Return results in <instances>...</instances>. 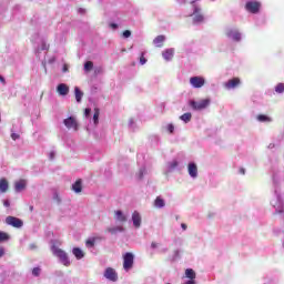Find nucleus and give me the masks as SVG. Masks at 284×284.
<instances>
[{
	"label": "nucleus",
	"mask_w": 284,
	"mask_h": 284,
	"mask_svg": "<svg viewBox=\"0 0 284 284\" xmlns=\"http://www.w3.org/2000/svg\"><path fill=\"white\" fill-rule=\"evenodd\" d=\"M87 246L88 247H94V240H88L87 241Z\"/></svg>",
	"instance_id": "obj_35"
},
{
	"label": "nucleus",
	"mask_w": 284,
	"mask_h": 284,
	"mask_svg": "<svg viewBox=\"0 0 284 284\" xmlns=\"http://www.w3.org/2000/svg\"><path fill=\"white\" fill-rule=\"evenodd\" d=\"M241 85V79L240 78H233L224 83V88L226 90H234V88H239Z\"/></svg>",
	"instance_id": "obj_10"
},
{
	"label": "nucleus",
	"mask_w": 284,
	"mask_h": 284,
	"mask_svg": "<svg viewBox=\"0 0 284 284\" xmlns=\"http://www.w3.org/2000/svg\"><path fill=\"white\" fill-rule=\"evenodd\" d=\"M165 42V36H158L154 40L153 43L156 48H163V43Z\"/></svg>",
	"instance_id": "obj_18"
},
{
	"label": "nucleus",
	"mask_w": 284,
	"mask_h": 284,
	"mask_svg": "<svg viewBox=\"0 0 284 284\" xmlns=\"http://www.w3.org/2000/svg\"><path fill=\"white\" fill-rule=\"evenodd\" d=\"M99 114H100L99 109H94L93 121H94L95 125H97V123H99Z\"/></svg>",
	"instance_id": "obj_31"
},
{
	"label": "nucleus",
	"mask_w": 284,
	"mask_h": 284,
	"mask_svg": "<svg viewBox=\"0 0 284 284\" xmlns=\"http://www.w3.org/2000/svg\"><path fill=\"white\" fill-rule=\"evenodd\" d=\"M52 252L65 267H70V257H68V253H65V251L59 247H53Z\"/></svg>",
	"instance_id": "obj_1"
},
{
	"label": "nucleus",
	"mask_w": 284,
	"mask_h": 284,
	"mask_svg": "<svg viewBox=\"0 0 284 284\" xmlns=\"http://www.w3.org/2000/svg\"><path fill=\"white\" fill-rule=\"evenodd\" d=\"M94 68V62L93 61H87L84 63V70L85 72H91V70Z\"/></svg>",
	"instance_id": "obj_29"
},
{
	"label": "nucleus",
	"mask_w": 284,
	"mask_h": 284,
	"mask_svg": "<svg viewBox=\"0 0 284 284\" xmlns=\"http://www.w3.org/2000/svg\"><path fill=\"white\" fill-rule=\"evenodd\" d=\"M63 72H68V65L67 64L63 65Z\"/></svg>",
	"instance_id": "obj_47"
},
{
	"label": "nucleus",
	"mask_w": 284,
	"mask_h": 284,
	"mask_svg": "<svg viewBox=\"0 0 284 284\" xmlns=\"http://www.w3.org/2000/svg\"><path fill=\"white\" fill-rule=\"evenodd\" d=\"M187 170L192 179H196L199 176V168L196 166L195 163H189Z\"/></svg>",
	"instance_id": "obj_12"
},
{
	"label": "nucleus",
	"mask_w": 284,
	"mask_h": 284,
	"mask_svg": "<svg viewBox=\"0 0 284 284\" xmlns=\"http://www.w3.org/2000/svg\"><path fill=\"white\" fill-rule=\"evenodd\" d=\"M179 165V162H173L172 164H171V168H176Z\"/></svg>",
	"instance_id": "obj_46"
},
{
	"label": "nucleus",
	"mask_w": 284,
	"mask_h": 284,
	"mask_svg": "<svg viewBox=\"0 0 284 284\" xmlns=\"http://www.w3.org/2000/svg\"><path fill=\"white\" fill-rule=\"evenodd\" d=\"M225 36L229 39H233V41H241V32H239L236 29L227 28L225 30Z\"/></svg>",
	"instance_id": "obj_8"
},
{
	"label": "nucleus",
	"mask_w": 284,
	"mask_h": 284,
	"mask_svg": "<svg viewBox=\"0 0 284 284\" xmlns=\"http://www.w3.org/2000/svg\"><path fill=\"white\" fill-rule=\"evenodd\" d=\"M110 28H112V30H116V28H119V24H116V23H110Z\"/></svg>",
	"instance_id": "obj_41"
},
{
	"label": "nucleus",
	"mask_w": 284,
	"mask_h": 284,
	"mask_svg": "<svg viewBox=\"0 0 284 284\" xmlns=\"http://www.w3.org/2000/svg\"><path fill=\"white\" fill-rule=\"evenodd\" d=\"M110 234H116V232H123V226H115L106 229Z\"/></svg>",
	"instance_id": "obj_27"
},
{
	"label": "nucleus",
	"mask_w": 284,
	"mask_h": 284,
	"mask_svg": "<svg viewBox=\"0 0 284 284\" xmlns=\"http://www.w3.org/2000/svg\"><path fill=\"white\" fill-rule=\"evenodd\" d=\"M207 105H210V99H204L197 102L194 100L190 101V106L192 110H205Z\"/></svg>",
	"instance_id": "obj_3"
},
{
	"label": "nucleus",
	"mask_w": 284,
	"mask_h": 284,
	"mask_svg": "<svg viewBox=\"0 0 284 284\" xmlns=\"http://www.w3.org/2000/svg\"><path fill=\"white\" fill-rule=\"evenodd\" d=\"M185 277L189 278L190 281H195L196 280V272L192 268H186L185 270Z\"/></svg>",
	"instance_id": "obj_21"
},
{
	"label": "nucleus",
	"mask_w": 284,
	"mask_h": 284,
	"mask_svg": "<svg viewBox=\"0 0 284 284\" xmlns=\"http://www.w3.org/2000/svg\"><path fill=\"white\" fill-rule=\"evenodd\" d=\"M168 131L170 132V134L174 133V125L173 124H169L168 125Z\"/></svg>",
	"instance_id": "obj_36"
},
{
	"label": "nucleus",
	"mask_w": 284,
	"mask_h": 284,
	"mask_svg": "<svg viewBox=\"0 0 284 284\" xmlns=\"http://www.w3.org/2000/svg\"><path fill=\"white\" fill-rule=\"evenodd\" d=\"M181 121H184V123H190L192 121V113H184L180 116Z\"/></svg>",
	"instance_id": "obj_25"
},
{
	"label": "nucleus",
	"mask_w": 284,
	"mask_h": 284,
	"mask_svg": "<svg viewBox=\"0 0 284 284\" xmlns=\"http://www.w3.org/2000/svg\"><path fill=\"white\" fill-rule=\"evenodd\" d=\"M151 247L152 250H156V247H159V244L156 242H152Z\"/></svg>",
	"instance_id": "obj_40"
},
{
	"label": "nucleus",
	"mask_w": 284,
	"mask_h": 284,
	"mask_svg": "<svg viewBox=\"0 0 284 284\" xmlns=\"http://www.w3.org/2000/svg\"><path fill=\"white\" fill-rule=\"evenodd\" d=\"M193 17L195 23L203 22V14H201V9L199 7L194 8Z\"/></svg>",
	"instance_id": "obj_13"
},
{
	"label": "nucleus",
	"mask_w": 284,
	"mask_h": 284,
	"mask_svg": "<svg viewBox=\"0 0 284 284\" xmlns=\"http://www.w3.org/2000/svg\"><path fill=\"white\" fill-rule=\"evenodd\" d=\"M245 10H247V12H251L252 14H257V12H260L261 10V4L256 1H248L245 4Z\"/></svg>",
	"instance_id": "obj_6"
},
{
	"label": "nucleus",
	"mask_w": 284,
	"mask_h": 284,
	"mask_svg": "<svg viewBox=\"0 0 284 284\" xmlns=\"http://www.w3.org/2000/svg\"><path fill=\"white\" fill-rule=\"evenodd\" d=\"M3 205H4V207H10V201H8V200L4 201V202H3Z\"/></svg>",
	"instance_id": "obj_42"
},
{
	"label": "nucleus",
	"mask_w": 284,
	"mask_h": 284,
	"mask_svg": "<svg viewBox=\"0 0 284 284\" xmlns=\"http://www.w3.org/2000/svg\"><path fill=\"white\" fill-rule=\"evenodd\" d=\"M257 121H260V123H270V122H272V118H270L265 114H260V115H257Z\"/></svg>",
	"instance_id": "obj_23"
},
{
	"label": "nucleus",
	"mask_w": 284,
	"mask_h": 284,
	"mask_svg": "<svg viewBox=\"0 0 284 284\" xmlns=\"http://www.w3.org/2000/svg\"><path fill=\"white\" fill-rule=\"evenodd\" d=\"M3 254H6V250H3V247H0V258L1 256H3Z\"/></svg>",
	"instance_id": "obj_43"
},
{
	"label": "nucleus",
	"mask_w": 284,
	"mask_h": 284,
	"mask_svg": "<svg viewBox=\"0 0 284 284\" xmlns=\"http://www.w3.org/2000/svg\"><path fill=\"white\" fill-rule=\"evenodd\" d=\"M6 223L7 225H11V227H17V229L23 227V221L19 217H14L11 215L6 217Z\"/></svg>",
	"instance_id": "obj_5"
},
{
	"label": "nucleus",
	"mask_w": 284,
	"mask_h": 284,
	"mask_svg": "<svg viewBox=\"0 0 284 284\" xmlns=\"http://www.w3.org/2000/svg\"><path fill=\"white\" fill-rule=\"evenodd\" d=\"M123 39H130L132 37V31L125 30L122 32Z\"/></svg>",
	"instance_id": "obj_32"
},
{
	"label": "nucleus",
	"mask_w": 284,
	"mask_h": 284,
	"mask_svg": "<svg viewBox=\"0 0 284 284\" xmlns=\"http://www.w3.org/2000/svg\"><path fill=\"white\" fill-rule=\"evenodd\" d=\"M181 227H182V230H187V224L182 223V224H181Z\"/></svg>",
	"instance_id": "obj_44"
},
{
	"label": "nucleus",
	"mask_w": 284,
	"mask_h": 284,
	"mask_svg": "<svg viewBox=\"0 0 284 284\" xmlns=\"http://www.w3.org/2000/svg\"><path fill=\"white\" fill-rule=\"evenodd\" d=\"M0 82L6 84V79L2 75H0Z\"/></svg>",
	"instance_id": "obj_45"
},
{
	"label": "nucleus",
	"mask_w": 284,
	"mask_h": 284,
	"mask_svg": "<svg viewBox=\"0 0 284 284\" xmlns=\"http://www.w3.org/2000/svg\"><path fill=\"white\" fill-rule=\"evenodd\" d=\"M74 94H75V101L78 103H81V99H83V93H82L81 89H79V87L74 88Z\"/></svg>",
	"instance_id": "obj_22"
},
{
	"label": "nucleus",
	"mask_w": 284,
	"mask_h": 284,
	"mask_svg": "<svg viewBox=\"0 0 284 284\" xmlns=\"http://www.w3.org/2000/svg\"><path fill=\"white\" fill-rule=\"evenodd\" d=\"M72 190L77 194H79V193H81L83 191V184H82L81 180H77L75 181V183L72 185Z\"/></svg>",
	"instance_id": "obj_19"
},
{
	"label": "nucleus",
	"mask_w": 284,
	"mask_h": 284,
	"mask_svg": "<svg viewBox=\"0 0 284 284\" xmlns=\"http://www.w3.org/2000/svg\"><path fill=\"white\" fill-rule=\"evenodd\" d=\"M154 205L155 207H165V201H163V199L161 197H156L155 201H154Z\"/></svg>",
	"instance_id": "obj_26"
},
{
	"label": "nucleus",
	"mask_w": 284,
	"mask_h": 284,
	"mask_svg": "<svg viewBox=\"0 0 284 284\" xmlns=\"http://www.w3.org/2000/svg\"><path fill=\"white\" fill-rule=\"evenodd\" d=\"M275 92H277V94H283V92H284V83H278L275 87Z\"/></svg>",
	"instance_id": "obj_30"
},
{
	"label": "nucleus",
	"mask_w": 284,
	"mask_h": 284,
	"mask_svg": "<svg viewBox=\"0 0 284 284\" xmlns=\"http://www.w3.org/2000/svg\"><path fill=\"white\" fill-rule=\"evenodd\" d=\"M114 214L115 221H119L120 223H125V221H128V217L123 214V211L118 210L114 212Z\"/></svg>",
	"instance_id": "obj_14"
},
{
	"label": "nucleus",
	"mask_w": 284,
	"mask_h": 284,
	"mask_svg": "<svg viewBox=\"0 0 284 284\" xmlns=\"http://www.w3.org/2000/svg\"><path fill=\"white\" fill-rule=\"evenodd\" d=\"M163 59L165 61H172L174 59V49H168L162 53Z\"/></svg>",
	"instance_id": "obj_16"
},
{
	"label": "nucleus",
	"mask_w": 284,
	"mask_h": 284,
	"mask_svg": "<svg viewBox=\"0 0 284 284\" xmlns=\"http://www.w3.org/2000/svg\"><path fill=\"white\" fill-rule=\"evenodd\" d=\"M21 190H26V181L23 180L16 182V192H21Z\"/></svg>",
	"instance_id": "obj_24"
},
{
	"label": "nucleus",
	"mask_w": 284,
	"mask_h": 284,
	"mask_svg": "<svg viewBox=\"0 0 284 284\" xmlns=\"http://www.w3.org/2000/svg\"><path fill=\"white\" fill-rule=\"evenodd\" d=\"M104 276L108 278V281H112V283H116V281H119V274L112 267H108L104 271Z\"/></svg>",
	"instance_id": "obj_7"
},
{
	"label": "nucleus",
	"mask_w": 284,
	"mask_h": 284,
	"mask_svg": "<svg viewBox=\"0 0 284 284\" xmlns=\"http://www.w3.org/2000/svg\"><path fill=\"white\" fill-rule=\"evenodd\" d=\"M8 187H9L8 180H6V178L0 179V192L2 194H6V192H8Z\"/></svg>",
	"instance_id": "obj_17"
},
{
	"label": "nucleus",
	"mask_w": 284,
	"mask_h": 284,
	"mask_svg": "<svg viewBox=\"0 0 284 284\" xmlns=\"http://www.w3.org/2000/svg\"><path fill=\"white\" fill-rule=\"evenodd\" d=\"M140 63L141 65H145V63H148V60L145 59V57L143 55V53L140 57Z\"/></svg>",
	"instance_id": "obj_34"
},
{
	"label": "nucleus",
	"mask_w": 284,
	"mask_h": 284,
	"mask_svg": "<svg viewBox=\"0 0 284 284\" xmlns=\"http://www.w3.org/2000/svg\"><path fill=\"white\" fill-rule=\"evenodd\" d=\"M240 172H241L242 174H245V169H240Z\"/></svg>",
	"instance_id": "obj_49"
},
{
	"label": "nucleus",
	"mask_w": 284,
	"mask_h": 284,
	"mask_svg": "<svg viewBox=\"0 0 284 284\" xmlns=\"http://www.w3.org/2000/svg\"><path fill=\"white\" fill-rule=\"evenodd\" d=\"M132 221H133L134 227H141V214H139V212L136 211L133 212Z\"/></svg>",
	"instance_id": "obj_15"
},
{
	"label": "nucleus",
	"mask_w": 284,
	"mask_h": 284,
	"mask_svg": "<svg viewBox=\"0 0 284 284\" xmlns=\"http://www.w3.org/2000/svg\"><path fill=\"white\" fill-rule=\"evenodd\" d=\"M32 274H33L34 276H40V274H41V268L34 267V268L32 270Z\"/></svg>",
	"instance_id": "obj_33"
},
{
	"label": "nucleus",
	"mask_w": 284,
	"mask_h": 284,
	"mask_svg": "<svg viewBox=\"0 0 284 284\" xmlns=\"http://www.w3.org/2000/svg\"><path fill=\"white\" fill-rule=\"evenodd\" d=\"M145 173V170L144 169H141L140 172H139V179H143V174Z\"/></svg>",
	"instance_id": "obj_38"
},
{
	"label": "nucleus",
	"mask_w": 284,
	"mask_h": 284,
	"mask_svg": "<svg viewBox=\"0 0 284 284\" xmlns=\"http://www.w3.org/2000/svg\"><path fill=\"white\" fill-rule=\"evenodd\" d=\"M72 254L75 256V258L78 261H81V258H83V256H85V253L82 250H80L79 247H73Z\"/></svg>",
	"instance_id": "obj_20"
},
{
	"label": "nucleus",
	"mask_w": 284,
	"mask_h": 284,
	"mask_svg": "<svg viewBox=\"0 0 284 284\" xmlns=\"http://www.w3.org/2000/svg\"><path fill=\"white\" fill-rule=\"evenodd\" d=\"M190 83L193 88H203L205 85V78L203 77H192L190 78Z\"/></svg>",
	"instance_id": "obj_9"
},
{
	"label": "nucleus",
	"mask_w": 284,
	"mask_h": 284,
	"mask_svg": "<svg viewBox=\"0 0 284 284\" xmlns=\"http://www.w3.org/2000/svg\"><path fill=\"white\" fill-rule=\"evenodd\" d=\"M50 159H51V160L54 159V152H51V153H50Z\"/></svg>",
	"instance_id": "obj_48"
},
{
	"label": "nucleus",
	"mask_w": 284,
	"mask_h": 284,
	"mask_svg": "<svg viewBox=\"0 0 284 284\" xmlns=\"http://www.w3.org/2000/svg\"><path fill=\"white\" fill-rule=\"evenodd\" d=\"M57 92L60 97H68V94H70V87L65 83H60L57 87Z\"/></svg>",
	"instance_id": "obj_11"
},
{
	"label": "nucleus",
	"mask_w": 284,
	"mask_h": 284,
	"mask_svg": "<svg viewBox=\"0 0 284 284\" xmlns=\"http://www.w3.org/2000/svg\"><path fill=\"white\" fill-rule=\"evenodd\" d=\"M122 258H123V270H125V272H130V270L134 267V254L126 252L123 254Z\"/></svg>",
	"instance_id": "obj_2"
},
{
	"label": "nucleus",
	"mask_w": 284,
	"mask_h": 284,
	"mask_svg": "<svg viewBox=\"0 0 284 284\" xmlns=\"http://www.w3.org/2000/svg\"><path fill=\"white\" fill-rule=\"evenodd\" d=\"M63 123L65 128H68V130H74L75 132L77 130H79V122H77V118L74 116H69L64 119Z\"/></svg>",
	"instance_id": "obj_4"
},
{
	"label": "nucleus",
	"mask_w": 284,
	"mask_h": 284,
	"mask_svg": "<svg viewBox=\"0 0 284 284\" xmlns=\"http://www.w3.org/2000/svg\"><path fill=\"white\" fill-rule=\"evenodd\" d=\"M91 113H92V109H85L84 110V115L85 116H90Z\"/></svg>",
	"instance_id": "obj_37"
},
{
	"label": "nucleus",
	"mask_w": 284,
	"mask_h": 284,
	"mask_svg": "<svg viewBox=\"0 0 284 284\" xmlns=\"http://www.w3.org/2000/svg\"><path fill=\"white\" fill-rule=\"evenodd\" d=\"M11 139H12L13 141H17V139H19V134L12 133V134H11Z\"/></svg>",
	"instance_id": "obj_39"
},
{
	"label": "nucleus",
	"mask_w": 284,
	"mask_h": 284,
	"mask_svg": "<svg viewBox=\"0 0 284 284\" xmlns=\"http://www.w3.org/2000/svg\"><path fill=\"white\" fill-rule=\"evenodd\" d=\"M6 241H10V235L3 231H0V243H3Z\"/></svg>",
	"instance_id": "obj_28"
}]
</instances>
